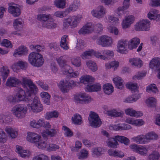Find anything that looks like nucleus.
I'll use <instances>...</instances> for the list:
<instances>
[{"instance_id": "nucleus-16", "label": "nucleus", "mask_w": 160, "mask_h": 160, "mask_svg": "<svg viewBox=\"0 0 160 160\" xmlns=\"http://www.w3.org/2000/svg\"><path fill=\"white\" fill-rule=\"evenodd\" d=\"M16 152L22 158H28L31 155L29 151L23 150L21 147L17 145L16 146Z\"/></svg>"}, {"instance_id": "nucleus-61", "label": "nucleus", "mask_w": 160, "mask_h": 160, "mask_svg": "<svg viewBox=\"0 0 160 160\" xmlns=\"http://www.w3.org/2000/svg\"><path fill=\"white\" fill-rule=\"evenodd\" d=\"M20 81H7L6 83L7 86L9 87H16L19 83Z\"/></svg>"}, {"instance_id": "nucleus-50", "label": "nucleus", "mask_w": 160, "mask_h": 160, "mask_svg": "<svg viewBox=\"0 0 160 160\" xmlns=\"http://www.w3.org/2000/svg\"><path fill=\"white\" fill-rule=\"evenodd\" d=\"M72 64L75 66L79 67L81 64V59L80 58L77 57L72 58L71 59Z\"/></svg>"}, {"instance_id": "nucleus-56", "label": "nucleus", "mask_w": 160, "mask_h": 160, "mask_svg": "<svg viewBox=\"0 0 160 160\" xmlns=\"http://www.w3.org/2000/svg\"><path fill=\"white\" fill-rule=\"evenodd\" d=\"M10 117L9 116L3 114L0 115V122L1 123H8L10 121Z\"/></svg>"}, {"instance_id": "nucleus-34", "label": "nucleus", "mask_w": 160, "mask_h": 160, "mask_svg": "<svg viewBox=\"0 0 160 160\" xmlns=\"http://www.w3.org/2000/svg\"><path fill=\"white\" fill-rule=\"evenodd\" d=\"M51 20V19L46 22H44L42 24V27L48 29H53L57 27V24Z\"/></svg>"}, {"instance_id": "nucleus-42", "label": "nucleus", "mask_w": 160, "mask_h": 160, "mask_svg": "<svg viewBox=\"0 0 160 160\" xmlns=\"http://www.w3.org/2000/svg\"><path fill=\"white\" fill-rule=\"evenodd\" d=\"M66 55L60 56L59 58H57V61L60 67H63L67 65V61L65 60Z\"/></svg>"}, {"instance_id": "nucleus-48", "label": "nucleus", "mask_w": 160, "mask_h": 160, "mask_svg": "<svg viewBox=\"0 0 160 160\" xmlns=\"http://www.w3.org/2000/svg\"><path fill=\"white\" fill-rule=\"evenodd\" d=\"M93 50H89L83 52L81 55V57L83 59L88 58L91 56L93 55Z\"/></svg>"}, {"instance_id": "nucleus-63", "label": "nucleus", "mask_w": 160, "mask_h": 160, "mask_svg": "<svg viewBox=\"0 0 160 160\" xmlns=\"http://www.w3.org/2000/svg\"><path fill=\"white\" fill-rule=\"evenodd\" d=\"M108 29L110 33H114L115 35H117L118 33V30L115 27L110 26H108Z\"/></svg>"}, {"instance_id": "nucleus-31", "label": "nucleus", "mask_w": 160, "mask_h": 160, "mask_svg": "<svg viewBox=\"0 0 160 160\" xmlns=\"http://www.w3.org/2000/svg\"><path fill=\"white\" fill-rule=\"evenodd\" d=\"M79 5V2L77 0H75L74 1L73 3L70 5L69 7L66 9V12L69 13L71 11H75L78 8Z\"/></svg>"}, {"instance_id": "nucleus-44", "label": "nucleus", "mask_w": 160, "mask_h": 160, "mask_svg": "<svg viewBox=\"0 0 160 160\" xmlns=\"http://www.w3.org/2000/svg\"><path fill=\"white\" fill-rule=\"evenodd\" d=\"M30 48L32 50L36 51L38 52L43 51L45 49V47L43 46L39 45H31L30 46Z\"/></svg>"}, {"instance_id": "nucleus-28", "label": "nucleus", "mask_w": 160, "mask_h": 160, "mask_svg": "<svg viewBox=\"0 0 160 160\" xmlns=\"http://www.w3.org/2000/svg\"><path fill=\"white\" fill-rule=\"evenodd\" d=\"M125 112L126 114L131 116L139 117L142 115V113L139 112H136L132 108H129L125 110Z\"/></svg>"}, {"instance_id": "nucleus-7", "label": "nucleus", "mask_w": 160, "mask_h": 160, "mask_svg": "<svg viewBox=\"0 0 160 160\" xmlns=\"http://www.w3.org/2000/svg\"><path fill=\"white\" fill-rule=\"evenodd\" d=\"M88 120L90 126L93 128H98L102 124V122L98 115L94 112H91Z\"/></svg>"}, {"instance_id": "nucleus-32", "label": "nucleus", "mask_w": 160, "mask_h": 160, "mask_svg": "<svg viewBox=\"0 0 160 160\" xmlns=\"http://www.w3.org/2000/svg\"><path fill=\"white\" fill-rule=\"evenodd\" d=\"M104 150L101 147H95L92 149V155L93 156L98 157L102 155L104 152Z\"/></svg>"}, {"instance_id": "nucleus-9", "label": "nucleus", "mask_w": 160, "mask_h": 160, "mask_svg": "<svg viewBox=\"0 0 160 160\" xmlns=\"http://www.w3.org/2000/svg\"><path fill=\"white\" fill-rule=\"evenodd\" d=\"M29 109H31L33 112H38L41 111L43 110V106L40 103L38 98L35 96L33 99V102L28 107Z\"/></svg>"}, {"instance_id": "nucleus-27", "label": "nucleus", "mask_w": 160, "mask_h": 160, "mask_svg": "<svg viewBox=\"0 0 160 160\" xmlns=\"http://www.w3.org/2000/svg\"><path fill=\"white\" fill-rule=\"evenodd\" d=\"M28 50L26 47L24 46L19 47L15 50L13 55L16 57L17 55H23L27 54Z\"/></svg>"}, {"instance_id": "nucleus-51", "label": "nucleus", "mask_w": 160, "mask_h": 160, "mask_svg": "<svg viewBox=\"0 0 160 160\" xmlns=\"http://www.w3.org/2000/svg\"><path fill=\"white\" fill-rule=\"evenodd\" d=\"M158 11L153 10V11L150 12L148 14V17L151 20H154L158 17Z\"/></svg>"}, {"instance_id": "nucleus-2", "label": "nucleus", "mask_w": 160, "mask_h": 160, "mask_svg": "<svg viewBox=\"0 0 160 160\" xmlns=\"http://www.w3.org/2000/svg\"><path fill=\"white\" fill-rule=\"evenodd\" d=\"M28 61L32 66L38 67L43 65L44 60L41 54L33 52L29 55Z\"/></svg>"}, {"instance_id": "nucleus-3", "label": "nucleus", "mask_w": 160, "mask_h": 160, "mask_svg": "<svg viewBox=\"0 0 160 160\" xmlns=\"http://www.w3.org/2000/svg\"><path fill=\"white\" fill-rule=\"evenodd\" d=\"M60 81L58 86L61 91L63 93L67 92L69 89L76 86L80 85V81Z\"/></svg>"}, {"instance_id": "nucleus-19", "label": "nucleus", "mask_w": 160, "mask_h": 160, "mask_svg": "<svg viewBox=\"0 0 160 160\" xmlns=\"http://www.w3.org/2000/svg\"><path fill=\"white\" fill-rule=\"evenodd\" d=\"M140 43V40L138 38H134L129 42L128 41V47L130 50L136 48Z\"/></svg>"}, {"instance_id": "nucleus-37", "label": "nucleus", "mask_w": 160, "mask_h": 160, "mask_svg": "<svg viewBox=\"0 0 160 160\" xmlns=\"http://www.w3.org/2000/svg\"><path fill=\"white\" fill-rule=\"evenodd\" d=\"M88 151L85 149H82L78 155V158L79 159L83 160L87 158L88 156Z\"/></svg>"}, {"instance_id": "nucleus-30", "label": "nucleus", "mask_w": 160, "mask_h": 160, "mask_svg": "<svg viewBox=\"0 0 160 160\" xmlns=\"http://www.w3.org/2000/svg\"><path fill=\"white\" fill-rule=\"evenodd\" d=\"M5 131L8 134L9 136L12 138H16L18 136V131L12 128L6 127L5 128Z\"/></svg>"}, {"instance_id": "nucleus-4", "label": "nucleus", "mask_w": 160, "mask_h": 160, "mask_svg": "<svg viewBox=\"0 0 160 160\" xmlns=\"http://www.w3.org/2000/svg\"><path fill=\"white\" fill-rule=\"evenodd\" d=\"M28 109L25 105L18 104L12 108L11 112L13 115L18 118H22L25 117Z\"/></svg>"}, {"instance_id": "nucleus-43", "label": "nucleus", "mask_w": 160, "mask_h": 160, "mask_svg": "<svg viewBox=\"0 0 160 160\" xmlns=\"http://www.w3.org/2000/svg\"><path fill=\"white\" fill-rule=\"evenodd\" d=\"M146 91L149 93L152 92L155 93L158 92L156 85L154 84H151L147 86L146 88Z\"/></svg>"}, {"instance_id": "nucleus-54", "label": "nucleus", "mask_w": 160, "mask_h": 160, "mask_svg": "<svg viewBox=\"0 0 160 160\" xmlns=\"http://www.w3.org/2000/svg\"><path fill=\"white\" fill-rule=\"evenodd\" d=\"M28 63L26 62H23L22 61H19L16 63L14 64L13 67L18 66L21 68L23 69L26 68L27 67Z\"/></svg>"}, {"instance_id": "nucleus-33", "label": "nucleus", "mask_w": 160, "mask_h": 160, "mask_svg": "<svg viewBox=\"0 0 160 160\" xmlns=\"http://www.w3.org/2000/svg\"><path fill=\"white\" fill-rule=\"evenodd\" d=\"M13 24L15 29L18 31H20L22 28V20L20 19H15L13 22Z\"/></svg>"}, {"instance_id": "nucleus-40", "label": "nucleus", "mask_w": 160, "mask_h": 160, "mask_svg": "<svg viewBox=\"0 0 160 160\" xmlns=\"http://www.w3.org/2000/svg\"><path fill=\"white\" fill-rule=\"evenodd\" d=\"M38 19L42 22V24L44 22H47L50 21L51 19V17L49 15L42 14L40 15L38 17Z\"/></svg>"}, {"instance_id": "nucleus-59", "label": "nucleus", "mask_w": 160, "mask_h": 160, "mask_svg": "<svg viewBox=\"0 0 160 160\" xmlns=\"http://www.w3.org/2000/svg\"><path fill=\"white\" fill-rule=\"evenodd\" d=\"M126 86L127 88L132 91H134V92H135L137 91L138 86L136 84L129 82L127 84Z\"/></svg>"}, {"instance_id": "nucleus-6", "label": "nucleus", "mask_w": 160, "mask_h": 160, "mask_svg": "<svg viewBox=\"0 0 160 160\" xmlns=\"http://www.w3.org/2000/svg\"><path fill=\"white\" fill-rule=\"evenodd\" d=\"M92 81H80V86L82 84L86 86V91L89 92H98L100 91L101 86L99 83H95L93 84Z\"/></svg>"}, {"instance_id": "nucleus-39", "label": "nucleus", "mask_w": 160, "mask_h": 160, "mask_svg": "<svg viewBox=\"0 0 160 160\" xmlns=\"http://www.w3.org/2000/svg\"><path fill=\"white\" fill-rule=\"evenodd\" d=\"M40 96L43 99L44 102L47 104H49L50 96L49 94L46 92H42L40 94Z\"/></svg>"}, {"instance_id": "nucleus-49", "label": "nucleus", "mask_w": 160, "mask_h": 160, "mask_svg": "<svg viewBox=\"0 0 160 160\" xmlns=\"http://www.w3.org/2000/svg\"><path fill=\"white\" fill-rule=\"evenodd\" d=\"M160 155L158 152L156 151L153 152L148 156L149 160H158Z\"/></svg>"}, {"instance_id": "nucleus-25", "label": "nucleus", "mask_w": 160, "mask_h": 160, "mask_svg": "<svg viewBox=\"0 0 160 160\" xmlns=\"http://www.w3.org/2000/svg\"><path fill=\"white\" fill-rule=\"evenodd\" d=\"M130 0H124L123 6L118 8L117 14L119 16L123 13V11L128 9L129 6Z\"/></svg>"}, {"instance_id": "nucleus-53", "label": "nucleus", "mask_w": 160, "mask_h": 160, "mask_svg": "<svg viewBox=\"0 0 160 160\" xmlns=\"http://www.w3.org/2000/svg\"><path fill=\"white\" fill-rule=\"evenodd\" d=\"M61 67V71L62 73L67 75L69 72H71V68L69 65H67Z\"/></svg>"}, {"instance_id": "nucleus-15", "label": "nucleus", "mask_w": 160, "mask_h": 160, "mask_svg": "<svg viewBox=\"0 0 160 160\" xmlns=\"http://www.w3.org/2000/svg\"><path fill=\"white\" fill-rule=\"evenodd\" d=\"M81 18L82 17L79 15H74L69 17L68 19L70 24L71 28H74L76 27L81 20Z\"/></svg>"}, {"instance_id": "nucleus-58", "label": "nucleus", "mask_w": 160, "mask_h": 160, "mask_svg": "<svg viewBox=\"0 0 160 160\" xmlns=\"http://www.w3.org/2000/svg\"><path fill=\"white\" fill-rule=\"evenodd\" d=\"M62 129L65 132L64 135L68 137H71L73 136V134L72 132L66 126H63Z\"/></svg>"}, {"instance_id": "nucleus-55", "label": "nucleus", "mask_w": 160, "mask_h": 160, "mask_svg": "<svg viewBox=\"0 0 160 160\" xmlns=\"http://www.w3.org/2000/svg\"><path fill=\"white\" fill-rule=\"evenodd\" d=\"M146 71H144L142 72H139L133 77L132 79H142L146 76Z\"/></svg>"}, {"instance_id": "nucleus-13", "label": "nucleus", "mask_w": 160, "mask_h": 160, "mask_svg": "<svg viewBox=\"0 0 160 160\" xmlns=\"http://www.w3.org/2000/svg\"><path fill=\"white\" fill-rule=\"evenodd\" d=\"M105 8L102 6H98L96 9L92 10L91 12L92 15L97 18H102L105 14Z\"/></svg>"}, {"instance_id": "nucleus-1", "label": "nucleus", "mask_w": 160, "mask_h": 160, "mask_svg": "<svg viewBox=\"0 0 160 160\" xmlns=\"http://www.w3.org/2000/svg\"><path fill=\"white\" fill-rule=\"evenodd\" d=\"M46 134H42V137L38 134L32 132L28 133L27 140L32 143H36L37 146L40 149L45 148L47 144Z\"/></svg>"}, {"instance_id": "nucleus-41", "label": "nucleus", "mask_w": 160, "mask_h": 160, "mask_svg": "<svg viewBox=\"0 0 160 160\" xmlns=\"http://www.w3.org/2000/svg\"><path fill=\"white\" fill-rule=\"evenodd\" d=\"M54 4L57 8L63 9L65 7L66 0H56Z\"/></svg>"}, {"instance_id": "nucleus-18", "label": "nucleus", "mask_w": 160, "mask_h": 160, "mask_svg": "<svg viewBox=\"0 0 160 160\" xmlns=\"http://www.w3.org/2000/svg\"><path fill=\"white\" fill-rule=\"evenodd\" d=\"M128 45V41L122 40L119 41L117 45V51L121 53H123L125 51V47Z\"/></svg>"}, {"instance_id": "nucleus-12", "label": "nucleus", "mask_w": 160, "mask_h": 160, "mask_svg": "<svg viewBox=\"0 0 160 160\" xmlns=\"http://www.w3.org/2000/svg\"><path fill=\"white\" fill-rule=\"evenodd\" d=\"M112 43V38L106 35L101 36L97 41V43L98 44L101 45L103 47H108L111 46Z\"/></svg>"}, {"instance_id": "nucleus-8", "label": "nucleus", "mask_w": 160, "mask_h": 160, "mask_svg": "<svg viewBox=\"0 0 160 160\" xmlns=\"http://www.w3.org/2000/svg\"><path fill=\"white\" fill-rule=\"evenodd\" d=\"M15 95L18 102L20 101L29 102L32 101L31 98H29V96L27 95V92H25L24 90L21 88H18V90Z\"/></svg>"}, {"instance_id": "nucleus-35", "label": "nucleus", "mask_w": 160, "mask_h": 160, "mask_svg": "<svg viewBox=\"0 0 160 160\" xmlns=\"http://www.w3.org/2000/svg\"><path fill=\"white\" fill-rule=\"evenodd\" d=\"M115 138L118 141L123 143L126 145H128L129 143V139L124 136L118 135L115 136Z\"/></svg>"}, {"instance_id": "nucleus-57", "label": "nucleus", "mask_w": 160, "mask_h": 160, "mask_svg": "<svg viewBox=\"0 0 160 160\" xmlns=\"http://www.w3.org/2000/svg\"><path fill=\"white\" fill-rule=\"evenodd\" d=\"M147 148L142 146H140L138 150L137 151V153L141 155H146L148 152Z\"/></svg>"}, {"instance_id": "nucleus-22", "label": "nucleus", "mask_w": 160, "mask_h": 160, "mask_svg": "<svg viewBox=\"0 0 160 160\" xmlns=\"http://www.w3.org/2000/svg\"><path fill=\"white\" fill-rule=\"evenodd\" d=\"M103 92L106 94L110 95L114 92V87L112 85L109 83L104 84L102 87Z\"/></svg>"}, {"instance_id": "nucleus-17", "label": "nucleus", "mask_w": 160, "mask_h": 160, "mask_svg": "<svg viewBox=\"0 0 160 160\" xmlns=\"http://www.w3.org/2000/svg\"><path fill=\"white\" fill-rule=\"evenodd\" d=\"M134 17L132 15L128 16L126 17L122 22V27L123 28H127L132 23L134 20Z\"/></svg>"}, {"instance_id": "nucleus-14", "label": "nucleus", "mask_w": 160, "mask_h": 160, "mask_svg": "<svg viewBox=\"0 0 160 160\" xmlns=\"http://www.w3.org/2000/svg\"><path fill=\"white\" fill-rule=\"evenodd\" d=\"M94 30V28L91 23H88L84 25L78 31L79 34L85 35L91 33Z\"/></svg>"}, {"instance_id": "nucleus-10", "label": "nucleus", "mask_w": 160, "mask_h": 160, "mask_svg": "<svg viewBox=\"0 0 160 160\" xmlns=\"http://www.w3.org/2000/svg\"><path fill=\"white\" fill-rule=\"evenodd\" d=\"M74 98L77 103H88L92 100V99L89 95L85 93L75 95Z\"/></svg>"}, {"instance_id": "nucleus-23", "label": "nucleus", "mask_w": 160, "mask_h": 160, "mask_svg": "<svg viewBox=\"0 0 160 160\" xmlns=\"http://www.w3.org/2000/svg\"><path fill=\"white\" fill-rule=\"evenodd\" d=\"M150 67L152 69L157 70L160 67V59L158 57L153 58L149 63Z\"/></svg>"}, {"instance_id": "nucleus-11", "label": "nucleus", "mask_w": 160, "mask_h": 160, "mask_svg": "<svg viewBox=\"0 0 160 160\" xmlns=\"http://www.w3.org/2000/svg\"><path fill=\"white\" fill-rule=\"evenodd\" d=\"M150 27V22L148 20H143L137 23L135 27V29L138 31H147L149 30Z\"/></svg>"}, {"instance_id": "nucleus-5", "label": "nucleus", "mask_w": 160, "mask_h": 160, "mask_svg": "<svg viewBox=\"0 0 160 160\" xmlns=\"http://www.w3.org/2000/svg\"><path fill=\"white\" fill-rule=\"evenodd\" d=\"M21 83L24 88H29V90L28 89L26 91L27 95L29 96V98H31L32 100V98L38 91L37 87L33 83L32 81H22Z\"/></svg>"}, {"instance_id": "nucleus-21", "label": "nucleus", "mask_w": 160, "mask_h": 160, "mask_svg": "<svg viewBox=\"0 0 160 160\" xmlns=\"http://www.w3.org/2000/svg\"><path fill=\"white\" fill-rule=\"evenodd\" d=\"M132 139L138 144H145L147 143L145 135H138L133 137Z\"/></svg>"}, {"instance_id": "nucleus-64", "label": "nucleus", "mask_w": 160, "mask_h": 160, "mask_svg": "<svg viewBox=\"0 0 160 160\" xmlns=\"http://www.w3.org/2000/svg\"><path fill=\"white\" fill-rule=\"evenodd\" d=\"M32 160H48V158L46 155L41 154L33 158Z\"/></svg>"}, {"instance_id": "nucleus-29", "label": "nucleus", "mask_w": 160, "mask_h": 160, "mask_svg": "<svg viewBox=\"0 0 160 160\" xmlns=\"http://www.w3.org/2000/svg\"><path fill=\"white\" fill-rule=\"evenodd\" d=\"M9 70L6 66L2 67L0 70V76L3 80H5L8 76Z\"/></svg>"}, {"instance_id": "nucleus-20", "label": "nucleus", "mask_w": 160, "mask_h": 160, "mask_svg": "<svg viewBox=\"0 0 160 160\" xmlns=\"http://www.w3.org/2000/svg\"><path fill=\"white\" fill-rule=\"evenodd\" d=\"M68 35H67L63 36L61 38L60 45L64 50H67L69 48L68 42Z\"/></svg>"}, {"instance_id": "nucleus-62", "label": "nucleus", "mask_w": 160, "mask_h": 160, "mask_svg": "<svg viewBox=\"0 0 160 160\" xmlns=\"http://www.w3.org/2000/svg\"><path fill=\"white\" fill-rule=\"evenodd\" d=\"M6 134L3 130L0 128V143H4L6 142Z\"/></svg>"}, {"instance_id": "nucleus-47", "label": "nucleus", "mask_w": 160, "mask_h": 160, "mask_svg": "<svg viewBox=\"0 0 160 160\" xmlns=\"http://www.w3.org/2000/svg\"><path fill=\"white\" fill-rule=\"evenodd\" d=\"M147 143L151 140L156 139L158 138V135L153 132H150L145 135Z\"/></svg>"}, {"instance_id": "nucleus-26", "label": "nucleus", "mask_w": 160, "mask_h": 160, "mask_svg": "<svg viewBox=\"0 0 160 160\" xmlns=\"http://www.w3.org/2000/svg\"><path fill=\"white\" fill-rule=\"evenodd\" d=\"M130 64L137 68H140L143 64L142 61L139 58H132L129 60Z\"/></svg>"}, {"instance_id": "nucleus-36", "label": "nucleus", "mask_w": 160, "mask_h": 160, "mask_svg": "<svg viewBox=\"0 0 160 160\" xmlns=\"http://www.w3.org/2000/svg\"><path fill=\"white\" fill-rule=\"evenodd\" d=\"M72 122L75 124L80 125L82 122L81 116L78 114H75L72 117Z\"/></svg>"}, {"instance_id": "nucleus-60", "label": "nucleus", "mask_w": 160, "mask_h": 160, "mask_svg": "<svg viewBox=\"0 0 160 160\" xmlns=\"http://www.w3.org/2000/svg\"><path fill=\"white\" fill-rule=\"evenodd\" d=\"M58 115V113L56 111L47 112L46 114L45 118L46 119H48L52 118H57Z\"/></svg>"}, {"instance_id": "nucleus-46", "label": "nucleus", "mask_w": 160, "mask_h": 160, "mask_svg": "<svg viewBox=\"0 0 160 160\" xmlns=\"http://www.w3.org/2000/svg\"><path fill=\"white\" fill-rule=\"evenodd\" d=\"M146 102L148 106L150 107H155L156 103V100L153 97H150L146 100Z\"/></svg>"}, {"instance_id": "nucleus-24", "label": "nucleus", "mask_w": 160, "mask_h": 160, "mask_svg": "<svg viewBox=\"0 0 160 160\" xmlns=\"http://www.w3.org/2000/svg\"><path fill=\"white\" fill-rule=\"evenodd\" d=\"M8 11L9 13L15 17L19 16L21 13L20 9L17 6H10L8 7Z\"/></svg>"}, {"instance_id": "nucleus-52", "label": "nucleus", "mask_w": 160, "mask_h": 160, "mask_svg": "<svg viewBox=\"0 0 160 160\" xmlns=\"http://www.w3.org/2000/svg\"><path fill=\"white\" fill-rule=\"evenodd\" d=\"M87 65L88 68L92 71H95L97 69V67L95 62L89 61L87 62Z\"/></svg>"}, {"instance_id": "nucleus-45", "label": "nucleus", "mask_w": 160, "mask_h": 160, "mask_svg": "<svg viewBox=\"0 0 160 160\" xmlns=\"http://www.w3.org/2000/svg\"><path fill=\"white\" fill-rule=\"evenodd\" d=\"M57 133V131L55 129H50L46 130L42 134H46L47 140L48 139L47 136H49L51 137H53L55 136Z\"/></svg>"}, {"instance_id": "nucleus-38", "label": "nucleus", "mask_w": 160, "mask_h": 160, "mask_svg": "<svg viewBox=\"0 0 160 160\" xmlns=\"http://www.w3.org/2000/svg\"><path fill=\"white\" fill-rule=\"evenodd\" d=\"M117 140L115 138V136L114 138H110L107 141V143L108 146L114 148L117 147L118 145Z\"/></svg>"}]
</instances>
